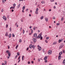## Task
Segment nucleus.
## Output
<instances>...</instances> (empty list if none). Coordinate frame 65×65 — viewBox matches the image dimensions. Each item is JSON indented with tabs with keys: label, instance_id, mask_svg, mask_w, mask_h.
Segmentation results:
<instances>
[{
	"label": "nucleus",
	"instance_id": "1",
	"mask_svg": "<svg viewBox=\"0 0 65 65\" xmlns=\"http://www.w3.org/2000/svg\"><path fill=\"white\" fill-rule=\"evenodd\" d=\"M41 36H42V34H40L38 36V38L39 39L40 38V40H41V39H42V37Z\"/></svg>",
	"mask_w": 65,
	"mask_h": 65
},
{
	"label": "nucleus",
	"instance_id": "2",
	"mask_svg": "<svg viewBox=\"0 0 65 65\" xmlns=\"http://www.w3.org/2000/svg\"><path fill=\"white\" fill-rule=\"evenodd\" d=\"M34 36L36 38V39H38V36H37V34L36 33L34 34Z\"/></svg>",
	"mask_w": 65,
	"mask_h": 65
},
{
	"label": "nucleus",
	"instance_id": "3",
	"mask_svg": "<svg viewBox=\"0 0 65 65\" xmlns=\"http://www.w3.org/2000/svg\"><path fill=\"white\" fill-rule=\"evenodd\" d=\"M32 40L34 43H36V41H37V40H36V39H35V38H33Z\"/></svg>",
	"mask_w": 65,
	"mask_h": 65
},
{
	"label": "nucleus",
	"instance_id": "4",
	"mask_svg": "<svg viewBox=\"0 0 65 65\" xmlns=\"http://www.w3.org/2000/svg\"><path fill=\"white\" fill-rule=\"evenodd\" d=\"M52 53V51L51 50H50L48 52V54L49 55H51Z\"/></svg>",
	"mask_w": 65,
	"mask_h": 65
},
{
	"label": "nucleus",
	"instance_id": "5",
	"mask_svg": "<svg viewBox=\"0 0 65 65\" xmlns=\"http://www.w3.org/2000/svg\"><path fill=\"white\" fill-rule=\"evenodd\" d=\"M3 18L5 21H6V17H5V16H3Z\"/></svg>",
	"mask_w": 65,
	"mask_h": 65
},
{
	"label": "nucleus",
	"instance_id": "6",
	"mask_svg": "<svg viewBox=\"0 0 65 65\" xmlns=\"http://www.w3.org/2000/svg\"><path fill=\"white\" fill-rule=\"evenodd\" d=\"M38 49L39 50V51H40L41 50V47H38Z\"/></svg>",
	"mask_w": 65,
	"mask_h": 65
},
{
	"label": "nucleus",
	"instance_id": "7",
	"mask_svg": "<svg viewBox=\"0 0 65 65\" xmlns=\"http://www.w3.org/2000/svg\"><path fill=\"white\" fill-rule=\"evenodd\" d=\"M5 36H8L9 35L8 34V32H6V34H5Z\"/></svg>",
	"mask_w": 65,
	"mask_h": 65
},
{
	"label": "nucleus",
	"instance_id": "8",
	"mask_svg": "<svg viewBox=\"0 0 65 65\" xmlns=\"http://www.w3.org/2000/svg\"><path fill=\"white\" fill-rule=\"evenodd\" d=\"M47 59V56H46L44 57V60H46Z\"/></svg>",
	"mask_w": 65,
	"mask_h": 65
},
{
	"label": "nucleus",
	"instance_id": "9",
	"mask_svg": "<svg viewBox=\"0 0 65 65\" xmlns=\"http://www.w3.org/2000/svg\"><path fill=\"white\" fill-rule=\"evenodd\" d=\"M29 47L30 48H32V44H31L29 46Z\"/></svg>",
	"mask_w": 65,
	"mask_h": 65
},
{
	"label": "nucleus",
	"instance_id": "10",
	"mask_svg": "<svg viewBox=\"0 0 65 65\" xmlns=\"http://www.w3.org/2000/svg\"><path fill=\"white\" fill-rule=\"evenodd\" d=\"M57 43L56 42H55L53 43V45H55V44H57Z\"/></svg>",
	"mask_w": 65,
	"mask_h": 65
},
{
	"label": "nucleus",
	"instance_id": "11",
	"mask_svg": "<svg viewBox=\"0 0 65 65\" xmlns=\"http://www.w3.org/2000/svg\"><path fill=\"white\" fill-rule=\"evenodd\" d=\"M61 56L59 55L58 56V60H60L61 59Z\"/></svg>",
	"mask_w": 65,
	"mask_h": 65
},
{
	"label": "nucleus",
	"instance_id": "12",
	"mask_svg": "<svg viewBox=\"0 0 65 65\" xmlns=\"http://www.w3.org/2000/svg\"><path fill=\"white\" fill-rule=\"evenodd\" d=\"M62 64H64V65H65V59H64L62 62Z\"/></svg>",
	"mask_w": 65,
	"mask_h": 65
},
{
	"label": "nucleus",
	"instance_id": "13",
	"mask_svg": "<svg viewBox=\"0 0 65 65\" xmlns=\"http://www.w3.org/2000/svg\"><path fill=\"white\" fill-rule=\"evenodd\" d=\"M25 6H24L23 7H22V9L23 10H24L25 8Z\"/></svg>",
	"mask_w": 65,
	"mask_h": 65
},
{
	"label": "nucleus",
	"instance_id": "14",
	"mask_svg": "<svg viewBox=\"0 0 65 65\" xmlns=\"http://www.w3.org/2000/svg\"><path fill=\"white\" fill-rule=\"evenodd\" d=\"M62 54V52L61 51L59 53V55H61Z\"/></svg>",
	"mask_w": 65,
	"mask_h": 65
},
{
	"label": "nucleus",
	"instance_id": "15",
	"mask_svg": "<svg viewBox=\"0 0 65 65\" xmlns=\"http://www.w3.org/2000/svg\"><path fill=\"white\" fill-rule=\"evenodd\" d=\"M20 5H21V4H19V5L18 6V8H19L20 7Z\"/></svg>",
	"mask_w": 65,
	"mask_h": 65
},
{
	"label": "nucleus",
	"instance_id": "16",
	"mask_svg": "<svg viewBox=\"0 0 65 65\" xmlns=\"http://www.w3.org/2000/svg\"><path fill=\"white\" fill-rule=\"evenodd\" d=\"M45 19L46 21V22H47V21H48V18H46Z\"/></svg>",
	"mask_w": 65,
	"mask_h": 65
},
{
	"label": "nucleus",
	"instance_id": "17",
	"mask_svg": "<svg viewBox=\"0 0 65 65\" xmlns=\"http://www.w3.org/2000/svg\"><path fill=\"white\" fill-rule=\"evenodd\" d=\"M11 34H10L9 35V38H10L11 37Z\"/></svg>",
	"mask_w": 65,
	"mask_h": 65
},
{
	"label": "nucleus",
	"instance_id": "18",
	"mask_svg": "<svg viewBox=\"0 0 65 65\" xmlns=\"http://www.w3.org/2000/svg\"><path fill=\"white\" fill-rule=\"evenodd\" d=\"M63 47V46L61 45L59 47V49H61V48H62Z\"/></svg>",
	"mask_w": 65,
	"mask_h": 65
},
{
	"label": "nucleus",
	"instance_id": "19",
	"mask_svg": "<svg viewBox=\"0 0 65 65\" xmlns=\"http://www.w3.org/2000/svg\"><path fill=\"white\" fill-rule=\"evenodd\" d=\"M36 27L35 26L34 27H33V29L34 30H36Z\"/></svg>",
	"mask_w": 65,
	"mask_h": 65
},
{
	"label": "nucleus",
	"instance_id": "20",
	"mask_svg": "<svg viewBox=\"0 0 65 65\" xmlns=\"http://www.w3.org/2000/svg\"><path fill=\"white\" fill-rule=\"evenodd\" d=\"M6 1V0H2V2L3 3V2H4V3H5V1Z\"/></svg>",
	"mask_w": 65,
	"mask_h": 65
},
{
	"label": "nucleus",
	"instance_id": "21",
	"mask_svg": "<svg viewBox=\"0 0 65 65\" xmlns=\"http://www.w3.org/2000/svg\"><path fill=\"white\" fill-rule=\"evenodd\" d=\"M9 31L10 32H11L12 30H11V27H10L9 29Z\"/></svg>",
	"mask_w": 65,
	"mask_h": 65
},
{
	"label": "nucleus",
	"instance_id": "22",
	"mask_svg": "<svg viewBox=\"0 0 65 65\" xmlns=\"http://www.w3.org/2000/svg\"><path fill=\"white\" fill-rule=\"evenodd\" d=\"M17 55L18 56H19L20 55V52H18L17 53Z\"/></svg>",
	"mask_w": 65,
	"mask_h": 65
},
{
	"label": "nucleus",
	"instance_id": "23",
	"mask_svg": "<svg viewBox=\"0 0 65 65\" xmlns=\"http://www.w3.org/2000/svg\"><path fill=\"white\" fill-rule=\"evenodd\" d=\"M12 37H14V36H14V34H12Z\"/></svg>",
	"mask_w": 65,
	"mask_h": 65
},
{
	"label": "nucleus",
	"instance_id": "24",
	"mask_svg": "<svg viewBox=\"0 0 65 65\" xmlns=\"http://www.w3.org/2000/svg\"><path fill=\"white\" fill-rule=\"evenodd\" d=\"M32 48H35V46H34V45H32Z\"/></svg>",
	"mask_w": 65,
	"mask_h": 65
},
{
	"label": "nucleus",
	"instance_id": "25",
	"mask_svg": "<svg viewBox=\"0 0 65 65\" xmlns=\"http://www.w3.org/2000/svg\"><path fill=\"white\" fill-rule=\"evenodd\" d=\"M19 41L20 43H21V42H22V40H21V39H20L19 40Z\"/></svg>",
	"mask_w": 65,
	"mask_h": 65
},
{
	"label": "nucleus",
	"instance_id": "26",
	"mask_svg": "<svg viewBox=\"0 0 65 65\" xmlns=\"http://www.w3.org/2000/svg\"><path fill=\"white\" fill-rule=\"evenodd\" d=\"M8 55L9 56H11V54H10V53H8Z\"/></svg>",
	"mask_w": 65,
	"mask_h": 65
},
{
	"label": "nucleus",
	"instance_id": "27",
	"mask_svg": "<svg viewBox=\"0 0 65 65\" xmlns=\"http://www.w3.org/2000/svg\"><path fill=\"white\" fill-rule=\"evenodd\" d=\"M35 13L36 14H38V11H36L35 12Z\"/></svg>",
	"mask_w": 65,
	"mask_h": 65
},
{
	"label": "nucleus",
	"instance_id": "28",
	"mask_svg": "<svg viewBox=\"0 0 65 65\" xmlns=\"http://www.w3.org/2000/svg\"><path fill=\"white\" fill-rule=\"evenodd\" d=\"M61 42V40L60 39L59 40H58V42L60 43V42Z\"/></svg>",
	"mask_w": 65,
	"mask_h": 65
},
{
	"label": "nucleus",
	"instance_id": "29",
	"mask_svg": "<svg viewBox=\"0 0 65 65\" xmlns=\"http://www.w3.org/2000/svg\"><path fill=\"white\" fill-rule=\"evenodd\" d=\"M23 34H24V33H25V30H23Z\"/></svg>",
	"mask_w": 65,
	"mask_h": 65
},
{
	"label": "nucleus",
	"instance_id": "30",
	"mask_svg": "<svg viewBox=\"0 0 65 65\" xmlns=\"http://www.w3.org/2000/svg\"><path fill=\"white\" fill-rule=\"evenodd\" d=\"M41 19L42 20L43 19V16H42V17L41 18Z\"/></svg>",
	"mask_w": 65,
	"mask_h": 65
},
{
	"label": "nucleus",
	"instance_id": "31",
	"mask_svg": "<svg viewBox=\"0 0 65 65\" xmlns=\"http://www.w3.org/2000/svg\"><path fill=\"white\" fill-rule=\"evenodd\" d=\"M38 8H37L36 10V11H38Z\"/></svg>",
	"mask_w": 65,
	"mask_h": 65
},
{
	"label": "nucleus",
	"instance_id": "32",
	"mask_svg": "<svg viewBox=\"0 0 65 65\" xmlns=\"http://www.w3.org/2000/svg\"><path fill=\"white\" fill-rule=\"evenodd\" d=\"M8 26V25L7 24L6 25V28H7Z\"/></svg>",
	"mask_w": 65,
	"mask_h": 65
},
{
	"label": "nucleus",
	"instance_id": "33",
	"mask_svg": "<svg viewBox=\"0 0 65 65\" xmlns=\"http://www.w3.org/2000/svg\"><path fill=\"white\" fill-rule=\"evenodd\" d=\"M6 52L7 53H9V51L8 50H7V51H6Z\"/></svg>",
	"mask_w": 65,
	"mask_h": 65
},
{
	"label": "nucleus",
	"instance_id": "34",
	"mask_svg": "<svg viewBox=\"0 0 65 65\" xmlns=\"http://www.w3.org/2000/svg\"><path fill=\"white\" fill-rule=\"evenodd\" d=\"M18 57V55H16V56L15 57V59H17Z\"/></svg>",
	"mask_w": 65,
	"mask_h": 65
},
{
	"label": "nucleus",
	"instance_id": "35",
	"mask_svg": "<svg viewBox=\"0 0 65 65\" xmlns=\"http://www.w3.org/2000/svg\"><path fill=\"white\" fill-rule=\"evenodd\" d=\"M44 1H43L41 2V3H42V4H43V3H44Z\"/></svg>",
	"mask_w": 65,
	"mask_h": 65
},
{
	"label": "nucleus",
	"instance_id": "36",
	"mask_svg": "<svg viewBox=\"0 0 65 65\" xmlns=\"http://www.w3.org/2000/svg\"><path fill=\"white\" fill-rule=\"evenodd\" d=\"M63 53H65V50H63Z\"/></svg>",
	"mask_w": 65,
	"mask_h": 65
},
{
	"label": "nucleus",
	"instance_id": "37",
	"mask_svg": "<svg viewBox=\"0 0 65 65\" xmlns=\"http://www.w3.org/2000/svg\"><path fill=\"white\" fill-rule=\"evenodd\" d=\"M64 20V18H63V17H62L61 18V20L62 21Z\"/></svg>",
	"mask_w": 65,
	"mask_h": 65
},
{
	"label": "nucleus",
	"instance_id": "38",
	"mask_svg": "<svg viewBox=\"0 0 65 65\" xmlns=\"http://www.w3.org/2000/svg\"><path fill=\"white\" fill-rule=\"evenodd\" d=\"M18 45H17L16 47H15V48H16V49H17V48H18Z\"/></svg>",
	"mask_w": 65,
	"mask_h": 65
},
{
	"label": "nucleus",
	"instance_id": "39",
	"mask_svg": "<svg viewBox=\"0 0 65 65\" xmlns=\"http://www.w3.org/2000/svg\"><path fill=\"white\" fill-rule=\"evenodd\" d=\"M29 47H28L26 48V50L27 51H28V50H29Z\"/></svg>",
	"mask_w": 65,
	"mask_h": 65
},
{
	"label": "nucleus",
	"instance_id": "40",
	"mask_svg": "<svg viewBox=\"0 0 65 65\" xmlns=\"http://www.w3.org/2000/svg\"><path fill=\"white\" fill-rule=\"evenodd\" d=\"M46 39H49V37H47L46 38Z\"/></svg>",
	"mask_w": 65,
	"mask_h": 65
},
{
	"label": "nucleus",
	"instance_id": "41",
	"mask_svg": "<svg viewBox=\"0 0 65 65\" xmlns=\"http://www.w3.org/2000/svg\"><path fill=\"white\" fill-rule=\"evenodd\" d=\"M56 25L57 26H58V25H60V23H57L56 24Z\"/></svg>",
	"mask_w": 65,
	"mask_h": 65
},
{
	"label": "nucleus",
	"instance_id": "42",
	"mask_svg": "<svg viewBox=\"0 0 65 65\" xmlns=\"http://www.w3.org/2000/svg\"><path fill=\"white\" fill-rule=\"evenodd\" d=\"M29 10V9H27L26 10V11H28V10Z\"/></svg>",
	"mask_w": 65,
	"mask_h": 65
},
{
	"label": "nucleus",
	"instance_id": "43",
	"mask_svg": "<svg viewBox=\"0 0 65 65\" xmlns=\"http://www.w3.org/2000/svg\"><path fill=\"white\" fill-rule=\"evenodd\" d=\"M45 42H46V43H48V42L46 40H45Z\"/></svg>",
	"mask_w": 65,
	"mask_h": 65
},
{
	"label": "nucleus",
	"instance_id": "44",
	"mask_svg": "<svg viewBox=\"0 0 65 65\" xmlns=\"http://www.w3.org/2000/svg\"><path fill=\"white\" fill-rule=\"evenodd\" d=\"M45 60V63H47V60H46H46Z\"/></svg>",
	"mask_w": 65,
	"mask_h": 65
},
{
	"label": "nucleus",
	"instance_id": "45",
	"mask_svg": "<svg viewBox=\"0 0 65 65\" xmlns=\"http://www.w3.org/2000/svg\"><path fill=\"white\" fill-rule=\"evenodd\" d=\"M28 52H29V53H31V51L29 50L28 51Z\"/></svg>",
	"mask_w": 65,
	"mask_h": 65
},
{
	"label": "nucleus",
	"instance_id": "46",
	"mask_svg": "<svg viewBox=\"0 0 65 65\" xmlns=\"http://www.w3.org/2000/svg\"><path fill=\"white\" fill-rule=\"evenodd\" d=\"M13 6H14V7H15V4H13Z\"/></svg>",
	"mask_w": 65,
	"mask_h": 65
},
{
	"label": "nucleus",
	"instance_id": "47",
	"mask_svg": "<svg viewBox=\"0 0 65 65\" xmlns=\"http://www.w3.org/2000/svg\"><path fill=\"white\" fill-rule=\"evenodd\" d=\"M28 64H30V61H28Z\"/></svg>",
	"mask_w": 65,
	"mask_h": 65
},
{
	"label": "nucleus",
	"instance_id": "48",
	"mask_svg": "<svg viewBox=\"0 0 65 65\" xmlns=\"http://www.w3.org/2000/svg\"><path fill=\"white\" fill-rule=\"evenodd\" d=\"M40 58H39L38 59V61L39 62H40Z\"/></svg>",
	"mask_w": 65,
	"mask_h": 65
},
{
	"label": "nucleus",
	"instance_id": "49",
	"mask_svg": "<svg viewBox=\"0 0 65 65\" xmlns=\"http://www.w3.org/2000/svg\"><path fill=\"white\" fill-rule=\"evenodd\" d=\"M22 27H21L20 29V31H22Z\"/></svg>",
	"mask_w": 65,
	"mask_h": 65
},
{
	"label": "nucleus",
	"instance_id": "50",
	"mask_svg": "<svg viewBox=\"0 0 65 65\" xmlns=\"http://www.w3.org/2000/svg\"><path fill=\"white\" fill-rule=\"evenodd\" d=\"M31 63L32 64H33L34 63V62L33 61H32L31 62Z\"/></svg>",
	"mask_w": 65,
	"mask_h": 65
},
{
	"label": "nucleus",
	"instance_id": "51",
	"mask_svg": "<svg viewBox=\"0 0 65 65\" xmlns=\"http://www.w3.org/2000/svg\"><path fill=\"white\" fill-rule=\"evenodd\" d=\"M12 8H13V7L12 6L10 8V9H12Z\"/></svg>",
	"mask_w": 65,
	"mask_h": 65
},
{
	"label": "nucleus",
	"instance_id": "52",
	"mask_svg": "<svg viewBox=\"0 0 65 65\" xmlns=\"http://www.w3.org/2000/svg\"><path fill=\"white\" fill-rule=\"evenodd\" d=\"M10 56H7V58H8V59H9Z\"/></svg>",
	"mask_w": 65,
	"mask_h": 65
},
{
	"label": "nucleus",
	"instance_id": "53",
	"mask_svg": "<svg viewBox=\"0 0 65 65\" xmlns=\"http://www.w3.org/2000/svg\"><path fill=\"white\" fill-rule=\"evenodd\" d=\"M2 65H5V63H2Z\"/></svg>",
	"mask_w": 65,
	"mask_h": 65
},
{
	"label": "nucleus",
	"instance_id": "54",
	"mask_svg": "<svg viewBox=\"0 0 65 65\" xmlns=\"http://www.w3.org/2000/svg\"><path fill=\"white\" fill-rule=\"evenodd\" d=\"M20 57H21V56H20L18 58V60H20Z\"/></svg>",
	"mask_w": 65,
	"mask_h": 65
},
{
	"label": "nucleus",
	"instance_id": "55",
	"mask_svg": "<svg viewBox=\"0 0 65 65\" xmlns=\"http://www.w3.org/2000/svg\"><path fill=\"white\" fill-rule=\"evenodd\" d=\"M31 33H33V30L31 29Z\"/></svg>",
	"mask_w": 65,
	"mask_h": 65
},
{
	"label": "nucleus",
	"instance_id": "56",
	"mask_svg": "<svg viewBox=\"0 0 65 65\" xmlns=\"http://www.w3.org/2000/svg\"><path fill=\"white\" fill-rule=\"evenodd\" d=\"M54 9H55V8H56V6H54Z\"/></svg>",
	"mask_w": 65,
	"mask_h": 65
},
{
	"label": "nucleus",
	"instance_id": "57",
	"mask_svg": "<svg viewBox=\"0 0 65 65\" xmlns=\"http://www.w3.org/2000/svg\"><path fill=\"white\" fill-rule=\"evenodd\" d=\"M2 12H3V9H2L1 10Z\"/></svg>",
	"mask_w": 65,
	"mask_h": 65
},
{
	"label": "nucleus",
	"instance_id": "58",
	"mask_svg": "<svg viewBox=\"0 0 65 65\" xmlns=\"http://www.w3.org/2000/svg\"><path fill=\"white\" fill-rule=\"evenodd\" d=\"M48 65H53V64L51 63H50Z\"/></svg>",
	"mask_w": 65,
	"mask_h": 65
},
{
	"label": "nucleus",
	"instance_id": "59",
	"mask_svg": "<svg viewBox=\"0 0 65 65\" xmlns=\"http://www.w3.org/2000/svg\"><path fill=\"white\" fill-rule=\"evenodd\" d=\"M8 46V49H9L10 47H9V46Z\"/></svg>",
	"mask_w": 65,
	"mask_h": 65
},
{
	"label": "nucleus",
	"instance_id": "60",
	"mask_svg": "<svg viewBox=\"0 0 65 65\" xmlns=\"http://www.w3.org/2000/svg\"><path fill=\"white\" fill-rule=\"evenodd\" d=\"M21 21L22 22H23V20L22 19H21Z\"/></svg>",
	"mask_w": 65,
	"mask_h": 65
},
{
	"label": "nucleus",
	"instance_id": "61",
	"mask_svg": "<svg viewBox=\"0 0 65 65\" xmlns=\"http://www.w3.org/2000/svg\"><path fill=\"white\" fill-rule=\"evenodd\" d=\"M32 28V26H30L29 27V28Z\"/></svg>",
	"mask_w": 65,
	"mask_h": 65
},
{
	"label": "nucleus",
	"instance_id": "62",
	"mask_svg": "<svg viewBox=\"0 0 65 65\" xmlns=\"http://www.w3.org/2000/svg\"><path fill=\"white\" fill-rule=\"evenodd\" d=\"M29 17H31V14H29Z\"/></svg>",
	"mask_w": 65,
	"mask_h": 65
},
{
	"label": "nucleus",
	"instance_id": "63",
	"mask_svg": "<svg viewBox=\"0 0 65 65\" xmlns=\"http://www.w3.org/2000/svg\"><path fill=\"white\" fill-rule=\"evenodd\" d=\"M53 19H55V17H54L53 18Z\"/></svg>",
	"mask_w": 65,
	"mask_h": 65
},
{
	"label": "nucleus",
	"instance_id": "64",
	"mask_svg": "<svg viewBox=\"0 0 65 65\" xmlns=\"http://www.w3.org/2000/svg\"><path fill=\"white\" fill-rule=\"evenodd\" d=\"M22 12H24V10H22Z\"/></svg>",
	"mask_w": 65,
	"mask_h": 65
}]
</instances>
